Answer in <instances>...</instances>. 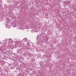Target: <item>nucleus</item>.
<instances>
[{"label": "nucleus", "instance_id": "nucleus-1", "mask_svg": "<svg viewBox=\"0 0 76 76\" xmlns=\"http://www.w3.org/2000/svg\"><path fill=\"white\" fill-rule=\"evenodd\" d=\"M5 27H6V28H7V25Z\"/></svg>", "mask_w": 76, "mask_h": 76}, {"label": "nucleus", "instance_id": "nucleus-2", "mask_svg": "<svg viewBox=\"0 0 76 76\" xmlns=\"http://www.w3.org/2000/svg\"><path fill=\"white\" fill-rule=\"evenodd\" d=\"M16 69H18V68H17Z\"/></svg>", "mask_w": 76, "mask_h": 76}, {"label": "nucleus", "instance_id": "nucleus-3", "mask_svg": "<svg viewBox=\"0 0 76 76\" xmlns=\"http://www.w3.org/2000/svg\"><path fill=\"white\" fill-rule=\"evenodd\" d=\"M17 44H16V45H16Z\"/></svg>", "mask_w": 76, "mask_h": 76}]
</instances>
